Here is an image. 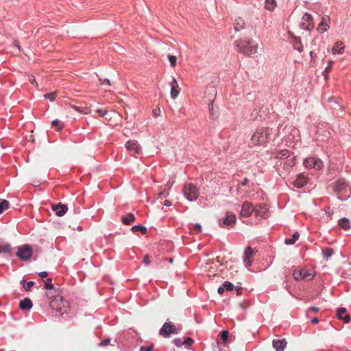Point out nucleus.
<instances>
[{
	"label": "nucleus",
	"instance_id": "nucleus-18",
	"mask_svg": "<svg viewBox=\"0 0 351 351\" xmlns=\"http://www.w3.org/2000/svg\"><path fill=\"white\" fill-rule=\"evenodd\" d=\"M308 178L303 173L298 176L296 180L294 181L293 184L297 188H302L307 184Z\"/></svg>",
	"mask_w": 351,
	"mask_h": 351
},
{
	"label": "nucleus",
	"instance_id": "nucleus-46",
	"mask_svg": "<svg viewBox=\"0 0 351 351\" xmlns=\"http://www.w3.org/2000/svg\"><path fill=\"white\" fill-rule=\"evenodd\" d=\"M154 346L152 345H149L147 346H141L140 348V351H152Z\"/></svg>",
	"mask_w": 351,
	"mask_h": 351
},
{
	"label": "nucleus",
	"instance_id": "nucleus-58",
	"mask_svg": "<svg viewBox=\"0 0 351 351\" xmlns=\"http://www.w3.org/2000/svg\"><path fill=\"white\" fill-rule=\"evenodd\" d=\"M164 205L166 206H171V202L169 200L166 199L164 202Z\"/></svg>",
	"mask_w": 351,
	"mask_h": 351
},
{
	"label": "nucleus",
	"instance_id": "nucleus-5",
	"mask_svg": "<svg viewBox=\"0 0 351 351\" xmlns=\"http://www.w3.org/2000/svg\"><path fill=\"white\" fill-rule=\"evenodd\" d=\"M184 196L190 202H193L197 199L199 192L197 187L193 183H186L182 189Z\"/></svg>",
	"mask_w": 351,
	"mask_h": 351
},
{
	"label": "nucleus",
	"instance_id": "nucleus-31",
	"mask_svg": "<svg viewBox=\"0 0 351 351\" xmlns=\"http://www.w3.org/2000/svg\"><path fill=\"white\" fill-rule=\"evenodd\" d=\"M131 230L134 232L139 231L143 234H146L147 232V228L141 225L134 226L132 227Z\"/></svg>",
	"mask_w": 351,
	"mask_h": 351
},
{
	"label": "nucleus",
	"instance_id": "nucleus-3",
	"mask_svg": "<svg viewBox=\"0 0 351 351\" xmlns=\"http://www.w3.org/2000/svg\"><path fill=\"white\" fill-rule=\"evenodd\" d=\"M49 305L53 310L59 313L60 315L66 313L69 308V302L62 295H59L53 297Z\"/></svg>",
	"mask_w": 351,
	"mask_h": 351
},
{
	"label": "nucleus",
	"instance_id": "nucleus-10",
	"mask_svg": "<svg viewBox=\"0 0 351 351\" xmlns=\"http://www.w3.org/2000/svg\"><path fill=\"white\" fill-rule=\"evenodd\" d=\"M293 277L295 280L299 281L304 279L311 280L314 276L306 269H300L295 270L293 273Z\"/></svg>",
	"mask_w": 351,
	"mask_h": 351
},
{
	"label": "nucleus",
	"instance_id": "nucleus-33",
	"mask_svg": "<svg viewBox=\"0 0 351 351\" xmlns=\"http://www.w3.org/2000/svg\"><path fill=\"white\" fill-rule=\"evenodd\" d=\"M220 337L221 342L219 341H217V344L220 346L222 343H225V342L228 340V330H223L220 333Z\"/></svg>",
	"mask_w": 351,
	"mask_h": 351
},
{
	"label": "nucleus",
	"instance_id": "nucleus-7",
	"mask_svg": "<svg viewBox=\"0 0 351 351\" xmlns=\"http://www.w3.org/2000/svg\"><path fill=\"white\" fill-rule=\"evenodd\" d=\"M304 166L307 169L320 170L323 167V162L317 157L306 158L303 162Z\"/></svg>",
	"mask_w": 351,
	"mask_h": 351
},
{
	"label": "nucleus",
	"instance_id": "nucleus-16",
	"mask_svg": "<svg viewBox=\"0 0 351 351\" xmlns=\"http://www.w3.org/2000/svg\"><path fill=\"white\" fill-rule=\"evenodd\" d=\"M52 210L56 213V215L58 217H62L66 213L68 208L66 205L62 203L54 204L52 206Z\"/></svg>",
	"mask_w": 351,
	"mask_h": 351
},
{
	"label": "nucleus",
	"instance_id": "nucleus-15",
	"mask_svg": "<svg viewBox=\"0 0 351 351\" xmlns=\"http://www.w3.org/2000/svg\"><path fill=\"white\" fill-rule=\"evenodd\" d=\"M254 254V250L251 247H247L245 248V252H244V258L243 261L245 264V266L247 267H250L252 265V257Z\"/></svg>",
	"mask_w": 351,
	"mask_h": 351
},
{
	"label": "nucleus",
	"instance_id": "nucleus-51",
	"mask_svg": "<svg viewBox=\"0 0 351 351\" xmlns=\"http://www.w3.org/2000/svg\"><path fill=\"white\" fill-rule=\"evenodd\" d=\"M28 80L32 84H35L36 86H38L34 76H29Z\"/></svg>",
	"mask_w": 351,
	"mask_h": 351
},
{
	"label": "nucleus",
	"instance_id": "nucleus-39",
	"mask_svg": "<svg viewBox=\"0 0 351 351\" xmlns=\"http://www.w3.org/2000/svg\"><path fill=\"white\" fill-rule=\"evenodd\" d=\"M45 288L47 290H51L54 288L53 285L52 284L51 278H47L45 281Z\"/></svg>",
	"mask_w": 351,
	"mask_h": 351
},
{
	"label": "nucleus",
	"instance_id": "nucleus-13",
	"mask_svg": "<svg viewBox=\"0 0 351 351\" xmlns=\"http://www.w3.org/2000/svg\"><path fill=\"white\" fill-rule=\"evenodd\" d=\"M268 209L265 204H259L254 207V212L256 217L265 218L267 217Z\"/></svg>",
	"mask_w": 351,
	"mask_h": 351
},
{
	"label": "nucleus",
	"instance_id": "nucleus-45",
	"mask_svg": "<svg viewBox=\"0 0 351 351\" xmlns=\"http://www.w3.org/2000/svg\"><path fill=\"white\" fill-rule=\"evenodd\" d=\"M173 343L177 347H181L183 345V341L180 338L175 339Z\"/></svg>",
	"mask_w": 351,
	"mask_h": 351
},
{
	"label": "nucleus",
	"instance_id": "nucleus-14",
	"mask_svg": "<svg viewBox=\"0 0 351 351\" xmlns=\"http://www.w3.org/2000/svg\"><path fill=\"white\" fill-rule=\"evenodd\" d=\"M169 84L171 86V97L174 99L178 96L180 89L177 80L173 77H172V80Z\"/></svg>",
	"mask_w": 351,
	"mask_h": 351
},
{
	"label": "nucleus",
	"instance_id": "nucleus-2",
	"mask_svg": "<svg viewBox=\"0 0 351 351\" xmlns=\"http://www.w3.org/2000/svg\"><path fill=\"white\" fill-rule=\"evenodd\" d=\"M269 134V128H257L251 137V144L253 146L265 145L268 141Z\"/></svg>",
	"mask_w": 351,
	"mask_h": 351
},
{
	"label": "nucleus",
	"instance_id": "nucleus-27",
	"mask_svg": "<svg viewBox=\"0 0 351 351\" xmlns=\"http://www.w3.org/2000/svg\"><path fill=\"white\" fill-rule=\"evenodd\" d=\"M135 219V216L132 213H128L125 216L122 217L121 221L125 225H130Z\"/></svg>",
	"mask_w": 351,
	"mask_h": 351
},
{
	"label": "nucleus",
	"instance_id": "nucleus-25",
	"mask_svg": "<svg viewBox=\"0 0 351 351\" xmlns=\"http://www.w3.org/2000/svg\"><path fill=\"white\" fill-rule=\"evenodd\" d=\"M245 27V21L241 17H237L234 19V28L236 31H240L243 29Z\"/></svg>",
	"mask_w": 351,
	"mask_h": 351
},
{
	"label": "nucleus",
	"instance_id": "nucleus-4",
	"mask_svg": "<svg viewBox=\"0 0 351 351\" xmlns=\"http://www.w3.org/2000/svg\"><path fill=\"white\" fill-rule=\"evenodd\" d=\"M332 188L340 199H346L350 195V189L343 179H339L332 184Z\"/></svg>",
	"mask_w": 351,
	"mask_h": 351
},
{
	"label": "nucleus",
	"instance_id": "nucleus-61",
	"mask_svg": "<svg viewBox=\"0 0 351 351\" xmlns=\"http://www.w3.org/2000/svg\"><path fill=\"white\" fill-rule=\"evenodd\" d=\"M319 322V319L317 317H315L312 319V323L315 324Z\"/></svg>",
	"mask_w": 351,
	"mask_h": 351
},
{
	"label": "nucleus",
	"instance_id": "nucleus-35",
	"mask_svg": "<svg viewBox=\"0 0 351 351\" xmlns=\"http://www.w3.org/2000/svg\"><path fill=\"white\" fill-rule=\"evenodd\" d=\"M189 226V229L193 230L195 233L202 232V226L199 223H191Z\"/></svg>",
	"mask_w": 351,
	"mask_h": 351
},
{
	"label": "nucleus",
	"instance_id": "nucleus-36",
	"mask_svg": "<svg viewBox=\"0 0 351 351\" xmlns=\"http://www.w3.org/2000/svg\"><path fill=\"white\" fill-rule=\"evenodd\" d=\"M9 202L5 199L0 201V214L3 213L9 207Z\"/></svg>",
	"mask_w": 351,
	"mask_h": 351
},
{
	"label": "nucleus",
	"instance_id": "nucleus-57",
	"mask_svg": "<svg viewBox=\"0 0 351 351\" xmlns=\"http://www.w3.org/2000/svg\"><path fill=\"white\" fill-rule=\"evenodd\" d=\"M237 295H240L242 293V289L240 287L236 288Z\"/></svg>",
	"mask_w": 351,
	"mask_h": 351
},
{
	"label": "nucleus",
	"instance_id": "nucleus-43",
	"mask_svg": "<svg viewBox=\"0 0 351 351\" xmlns=\"http://www.w3.org/2000/svg\"><path fill=\"white\" fill-rule=\"evenodd\" d=\"M56 93H49L44 95L45 99H49L51 101H53L56 98Z\"/></svg>",
	"mask_w": 351,
	"mask_h": 351
},
{
	"label": "nucleus",
	"instance_id": "nucleus-8",
	"mask_svg": "<svg viewBox=\"0 0 351 351\" xmlns=\"http://www.w3.org/2000/svg\"><path fill=\"white\" fill-rule=\"evenodd\" d=\"M16 256L21 260H29L32 256V249L29 245L19 246Z\"/></svg>",
	"mask_w": 351,
	"mask_h": 351
},
{
	"label": "nucleus",
	"instance_id": "nucleus-28",
	"mask_svg": "<svg viewBox=\"0 0 351 351\" xmlns=\"http://www.w3.org/2000/svg\"><path fill=\"white\" fill-rule=\"evenodd\" d=\"M12 248L9 243H3L0 245V253L10 254Z\"/></svg>",
	"mask_w": 351,
	"mask_h": 351
},
{
	"label": "nucleus",
	"instance_id": "nucleus-41",
	"mask_svg": "<svg viewBox=\"0 0 351 351\" xmlns=\"http://www.w3.org/2000/svg\"><path fill=\"white\" fill-rule=\"evenodd\" d=\"M222 286L223 287V288L225 289V290H227V291H232L234 288V285L232 282H229V281H226L223 285Z\"/></svg>",
	"mask_w": 351,
	"mask_h": 351
},
{
	"label": "nucleus",
	"instance_id": "nucleus-56",
	"mask_svg": "<svg viewBox=\"0 0 351 351\" xmlns=\"http://www.w3.org/2000/svg\"><path fill=\"white\" fill-rule=\"evenodd\" d=\"M224 291H225V289L223 288V287L221 286L218 288L217 292L219 294H222Z\"/></svg>",
	"mask_w": 351,
	"mask_h": 351
},
{
	"label": "nucleus",
	"instance_id": "nucleus-42",
	"mask_svg": "<svg viewBox=\"0 0 351 351\" xmlns=\"http://www.w3.org/2000/svg\"><path fill=\"white\" fill-rule=\"evenodd\" d=\"M193 340L190 338V337H186L185 338V339L183 341V345H184L186 348H189L192 346V344L193 343Z\"/></svg>",
	"mask_w": 351,
	"mask_h": 351
},
{
	"label": "nucleus",
	"instance_id": "nucleus-44",
	"mask_svg": "<svg viewBox=\"0 0 351 351\" xmlns=\"http://www.w3.org/2000/svg\"><path fill=\"white\" fill-rule=\"evenodd\" d=\"M295 165V158L294 157L290 158V159H288L287 160V162L285 163V167H292Z\"/></svg>",
	"mask_w": 351,
	"mask_h": 351
},
{
	"label": "nucleus",
	"instance_id": "nucleus-48",
	"mask_svg": "<svg viewBox=\"0 0 351 351\" xmlns=\"http://www.w3.org/2000/svg\"><path fill=\"white\" fill-rule=\"evenodd\" d=\"M34 282L33 281H29L26 283V287H25V289L27 291H29L31 290V288L33 287Z\"/></svg>",
	"mask_w": 351,
	"mask_h": 351
},
{
	"label": "nucleus",
	"instance_id": "nucleus-9",
	"mask_svg": "<svg viewBox=\"0 0 351 351\" xmlns=\"http://www.w3.org/2000/svg\"><path fill=\"white\" fill-rule=\"evenodd\" d=\"M125 147L129 152L130 154L134 156L136 154H140L141 152V146L138 142L134 140L128 141L125 144Z\"/></svg>",
	"mask_w": 351,
	"mask_h": 351
},
{
	"label": "nucleus",
	"instance_id": "nucleus-53",
	"mask_svg": "<svg viewBox=\"0 0 351 351\" xmlns=\"http://www.w3.org/2000/svg\"><path fill=\"white\" fill-rule=\"evenodd\" d=\"M308 311H312L313 312H318L319 311V308L318 307H316V306H311L309 308Z\"/></svg>",
	"mask_w": 351,
	"mask_h": 351
},
{
	"label": "nucleus",
	"instance_id": "nucleus-11",
	"mask_svg": "<svg viewBox=\"0 0 351 351\" xmlns=\"http://www.w3.org/2000/svg\"><path fill=\"white\" fill-rule=\"evenodd\" d=\"M301 27L306 30H311L313 28V18L309 14H304L300 23Z\"/></svg>",
	"mask_w": 351,
	"mask_h": 351
},
{
	"label": "nucleus",
	"instance_id": "nucleus-34",
	"mask_svg": "<svg viewBox=\"0 0 351 351\" xmlns=\"http://www.w3.org/2000/svg\"><path fill=\"white\" fill-rule=\"evenodd\" d=\"M71 108L80 113L87 114L90 112V110L86 107H78L73 105Z\"/></svg>",
	"mask_w": 351,
	"mask_h": 351
},
{
	"label": "nucleus",
	"instance_id": "nucleus-26",
	"mask_svg": "<svg viewBox=\"0 0 351 351\" xmlns=\"http://www.w3.org/2000/svg\"><path fill=\"white\" fill-rule=\"evenodd\" d=\"M338 225L343 230H348L350 229V222L348 218H341L339 220Z\"/></svg>",
	"mask_w": 351,
	"mask_h": 351
},
{
	"label": "nucleus",
	"instance_id": "nucleus-6",
	"mask_svg": "<svg viewBox=\"0 0 351 351\" xmlns=\"http://www.w3.org/2000/svg\"><path fill=\"white\" fill-rule=\"evenodd\" d=\"M179 329L171 322H165L159 330V334L163 337H169L172 334H177Z\"/></svg>",
	"mask_w": 351,
	"mask_h": 351
},
{
	"label": "nucleus",
	"instance_id": "nucleus-22",
	"mask_svg": "<svg viewBox=\"0 0 351 351\" xmlns=\"http://www.w3.org/2000/svg\"><path fill=\"white\" fill-rule=\"evenodd\" d=\"M32 302L29 298H25L23 300H21L19 303V308L21 310H26L29 311L32 308Z\"/></svg>",
	"mask_w": 351,
	"mask_h": 351
},
{
	"label": "nucleus",
	"instance_id": "nucleus-50",
	"mask_svg": "<svg viewBox=\"0 0 351 351\" xmlns=\"http://www.w3.org/2000/svg\"><path fill=\"white\" fill-rule=\"evenodd\" d=\"M110 339H106L101 341L100 342L99 345L101 346H106L110 343Z\"/></svg>",
	"mask_w": 351,
	"mask_h": 351
},
{
	"label": "nucleus",
	"instance_id": "nucleus-38",
	"mask_svg": "<svg viewBox=\"0 0 351 351\" xmlns=\"http://www.w3.org/2000/svg\"><path fill=\"white\" fill-rule=\"evenodd\" d=\"M322 253H323V255L324 256L328 259V258H330L332 254H333V250L330 247H327L326 248L325 250H324L322 251Z\"/></svg>",
	"mask_w": 351,
	"mask_h": 351
},
{
	"label": "nucleus",
	"instance_id": "nucleus-23",
	"mask_svg": "<svg viewBox=\"0 0 351 351\" xmlns=\"http://www.w3.org/2000/svg\"><path fill=\"white\" fill-rule=\"evenodd\" d=\"M236 222V217L233 214H227L226 217L223 220V224L226 226H229L234 224Z\"/></svg>",
	"mask_w": 351,
	"mask_h": 351
},
{
	"label": "nucleus",
	"instance_id": "nucleus-49",
	"mask_svg": "<svg viewBox=\"0 0 351 351\" xmlns=\"http://www.w3.org/2000/svg\"><path fill=\"white\" fill-rule=\"evenodd\" d=\"M96 112L99 114L101 117H104L107 114L108 111L105 109H98L96 110Z\"/></svg>",
	"mask_w": 351,
	"mask_h": 351
},
{
	"label": "nucleus",
	"instance_id": "nucleus-37",
	"mask_svg": "<svg viewBox=\"0 0 351 351\" xmlns=\"http://www.w3.org/2000/svg\"><path fill=\"white\" fill-rule=\"evenodd\" d=\"M265 8L269 10H274L276 5L275 0H265Z\"/></svg>",
	"mask_w": 351,
	"mask_h": 351
},
{
	"label": "nucleus",
	"instance_id": "nucleus-40",
	"mask_svg": "<svg viewBox=\"0 0 351 351\" xmlns=\"http://www.w3.org/2000/svg\"><path fill=\"white\" fill-rule=\"evenodd\" d=\"M168 59L170 62L171 66L172 67H175L177 64V58L175 56L173 55H168L167 56Z\"/></svg>",
	"mask_w": 351,
	"mask_h": 351
},
{
	"label": "nucleus",
	"instance_id": "nucleus-17",
	"mask_svg": "<svg viewBox=\"0 0 351 351\" xmlns=\"http://www.w3.org/2000/svg\"><path fill=\"white\" fill-rule=\"evenodd\" d=\"M272 346L276 351H284L287 346V341L285 339H274Z\"/></svg>",
	"mask_w": 351,
	"mask_h": 351
},
{
	"label": "nucleus",
	"instance_id": "nucleus-30",
	"mask_svg": "<svg viewBox=\"0 0 351 351\" xmlns=\"http://www.w3.org/2000/svg\"><path fill=\"white\" fill-rule=\"evenodd\" d=\"M299 237H300V235H299L298 232H296L293 233V234L292 235V237L291 239H285V243L287 245H293L299 239Z\"/></svg>",
	"mask_w": 351,
	"mask_h": 351
},
{
	"label": "nucleus",
	"instance_id": "nucleus-29",
	"mask_svg": "<svg viewBox=\"0 0 351 351\" xmlns=\"http://www.w3.org/2000/svg\"><path fill=\"white\" fill-rule=\"evenodd\" d=\"M290 156V152L287 149H282L281 151L278 152L276 154V158H288Z\"/></svg>",
	"mask_w": 351,
	"mask_h": 351
},
{
	"label": "nucleus",
	"instance_id": "nucleus-24",
	"mask_svg": "<svg viewBox=\"0 0 351 351\" xmlns=\"http://www.w3.org/2000/svg\"><path fill=\"white\" fill-rule=\"evenodd\" d=\"M292 44L295 49L298 50L300 52H302L303 51V46L300 38L293 36L292 38Z\"/></svg>",
	"mask_w": 351,
	"mask_h": 351
},
{
	"label": "nucleus",
	"instance_id": "nucleus-64",
	"mask_svg": "<svg viewBox=\"0 0 351 351\" xmlns=\"http://www.w3.org/2000/svg\"><path fill=\"white\" fill-rule=\"evenodd\" d=\"M77 229H78V230H80V231L82 230V228L81 227H78V228H77Z\"/></svg>",
	"mask_w": 351,
	"mask_h": 351
},
{
	"label": "nucleus",
	"instance_id": "nucleus-32",
	"mask_svg": "<svg viewBox=\"0 0 351 351\" xmlns=\"http://www.w3.org/2000/svg\"><path fill=\"white\" fill-rule=\"evenodd\" d=\"M51 127L57 131H60L63 128V124L58 119H55L51 122Z\"/></svg>",
	"mask_w": 351,
	"mask_h": 351
},
{
	"label": "nucleus",
	"instance_id": "nucleus-63",
	"mask_svg": "<svg viewBox=\"0 0 351 351\" xmlns=\"http://www.w3.org/2000/svg\"><path fill=\"white\" fill-rule=\"evenodd\" d=\"M26 283L25 280H22L21 281V284L23 285V286L25 285V284Z\"/></svg>",
	"mask_w": 351,
	"mask_h": 351
},
{
	"label": "nucleus",
	"instance_id": "nucleus-59",
	"mask_svg": "<svg viewBox=\"0 0 351 351\" xmlns=\"http://www.w3.org/2000/svg\"><path fill=\"white\" fill-rule=\"evenodd\" d=\"M248 179L247 178H244L243 180L241 182V184L243 186H245V185H247V183H248Z\"/></svg>",
	"mask_w": 351,
	"mask_h": 351
},
{
	"label": "nucleus",
	"instance_id": "nucleus-21",
	"mask_svg": "<svg viewBox=\"0 0 351 351\" xmlns=\"http://www.w3.org/2000/svg\"><path fill=\"white\" fill-rule=\"evenodd\" d=\"M329 21H330V19L328 16L322 17V21L320 22V23L319 24V25L317 27V30L320 31L321 32H326L328 29V28L329 27V25H328Z\"/></svg>",
	"mask_w": 351,
	"mask_h": 351
},
{
	"label": "nucleus",
	"instance_id": "nucleus-55",
	"mask_svg": "<svg viewBox=\"0 0 351 351\" xmlns=\"http://www.w3.org/2000/svg\"><path fill=\"white\" fill-rule=\"evenodd\" d=\"M332 64H333L332 61L329 62L328 66L326 68V71H329L331 69Z\"/></svg>",
	"mask_w": 351,
	"mask_h": 351
},
{
	"label": "nucleus",
	"instance_id": "nucleus-12",
	"mask_svg": "<svg viewBox=\"0 0 351 351\" xmlns=\"http://www.w3.org/2000/svg\"><path fill=\"white\" fill-rule=\"evenodd\" d=\"M254 212V206L249 202H244L242 207L240 215L243 217H250Z\"/></svg>",
	"mask_w": 351,
	"mask_h": 351
},
{
	"label": "nucleus",
	"instance_id": "nucleus-60",
	"mask_svg": "<svg viewBox=\"0 0 351 351\" xmlns=\"http://www.w3.org/2000/svg\"><path fill=\"white\" fill-rule=\"evenodd\" d=\"M167 195H168L167 193H166L165 191H163L159 194V196H160V197H166Z\"/></svg>",
	"mask_w": 351,
	"mask_h": 351
},
{
	"label": "nucleus",
	"instance_id": "nucleus-20",
	"mask_svg": "<svg viewBox=\"0 0 351 351\" xmlns=\"http://www.w3.org/2000/svg\"><path fill=\"white\" fill-rule=\"evenodd\" d=\"M346 313V308L341 307L337 309V315L339 319L343 320L345 323H348L350 321V316L346 314L344 317H343V315Z\"/></svg>",
	"mask_w": 351,
	"mask_h": 351
},
{
	"label": "nucleus",
	"instance_id": "nucleus-19",
	"mask_svg": "<svg viewBox=\"0 0 351 351\" xmlns=\"http://www.w3.org/2000/svg\"><path fill=\"white\" fill-rule=\"evenodd\" d=\"M332 54H343L345 51V45L342 42H337L334 44L331 50Z\"/></svg>",
	"mask_w": 351,
	"mask_h": 351
},
{
	"label": "nucleus",
	"instance_id": "nucleus-54",
	"mask_svg": "<svg viewBox=\"0 0 351 351\" xmlns=\"http://www.w3.org/2000/svg\"><path fill=\"white\" fill-rule=\"evenodd\" d=\"M48 274L47 271H41L39 273V276L41 277V278H46Z\"/></svg>",
	"mask_w": 351,
	"mask_h": 351
},
{
	"label": "nucleus",
	"instance_id": "nucleus-62",
	"mask_svg": "<svg viewBox=\"0 0 351 351\" xmlns=\"http://www.w3.org/2000/svg\"><path fill=\"white\" fill-rule=\"evenodd\" d=\"M103 83H106V84H108V85H110V80H108V79L104 80V82H102V84H103Z\"/></svg>",
	"mask_w": 351,
	"mask_h": 351
},
{
	"label": "nucleus",
	"instance_id": "nucleus-52",
	"mask_svg": "<svg viewBox=\"0 0 351 351\" xmlns=\"http://www.w3.org/2000/svg\"><path fill=\"white\" fill-rule=\"evenodd\" d=\"M143 263H145V265H149V263H150V261H149V255H145L143 258Z\"/></svg>",
	"mask_w": 351,
	"mask_h": 351
},
{
	"label": "nucleus",
	"instance_id": "nucleus-1",
	"mask_svg": "<svg viewBox=\"0 0 351 351\" xmlns=\"http://www.w3.org/2000/svg\"><path fill=\"white\" fill-rule=\"evenodd\" d=\"M237 50L248 56L254 54L258 49V45L252 40L239 39L235 41Z\"/></svg>",
	"mask_w": 351,
	"mask_h": 351
},
{
	"label": "nucleus",
	"instance_id": "nucleus-47",
	"mask_svg": "<svg viewBox=\"0 0 351 351\" xmlns=\"http://www.w3.org/2000/svg\"><path fill=\"white\" fill-rule=\"evenodd\" d=\"M152 112H153V116L154 117H158V116H160V108H156L153 109Z\"/></svg>",
	"mask_w": 351,
	"mask_h": 351
}]
</instances>
